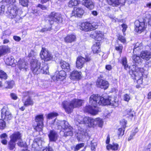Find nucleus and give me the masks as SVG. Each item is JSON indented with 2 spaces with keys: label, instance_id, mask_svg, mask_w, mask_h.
<instances>
[{
  "label": "nucleus",
  "instance_id": "obj_1",
  "mask_svg": "<svg viewBox=\"0 0 151 151\" xmlns=\"http://www.w3.org/2000/svg\"><path fill=\"white\" fill-rule=\"evenodd\" d=\"M122 63L125 69L127 70L128 68L129 69V73L132 75V77H134V79L136 80L138 84H142L144 69L142 68H139L135 65L129 67L127 64V59L125 57L122 58Z\"/></svg>",
  "mask_w": 151,
  "mask_h": 151
},
{
  "label": "nucleus",
  "instance_id": "obj_2",
  "mask_svg": "<svg viewBox=\"0 0 151 151\" xmlns=\"http://www.w3.org/2000/svg\"><path fill=\"white\" fill-rule=\"evenodd\" d=\"M104 100V98L98 96L97 95H92L89 98L90 105L86 106L84 111L93 115L96 114L99 111L96 107L97 105H103Z\"/></svg>",
  "mask_w": 151,
  "mask_h": 151
},
{
  "label": "nucleus",
  "instance_id": "obj_3",
  "mask_svg": "<svg viewBox=\"0 0 151 151\" xmlns=\"http://www.w3.org/2000/svg\"><path fill=\"white\" fill-rule=\"evenodd\" d=\"M75 121L76 124L77 126L78 124H86L89 127H92L98 125L99 127H102L104 123L102 119L99 118L95 119L88 117H85L83 118L81 115L77 116L75 118Z\"/></svg>",
  "mask_w": 151,
  "mask_h": 151
},
{
  "label": "nucleus",
  "instance_id": "obj_4",
  "mask_svg": "<svg viewBox=\"0 0 151 151\" xmlns=\"http://www.w3.org/2000/svg\"><path fill=\"white\" fill-rule=\"evenodd\" d=\"M83 103V100L74 99L70 101H63L62 103V105L66 112L69 114L72 112L74 108L81 106Z\"/></svg>",
  "mask_w": 151,
  "mask_h": 151
},
{
  "label": "nucleus",
  "instance_id": "obj_5",
  "mask_svg": "<svg viewBox=\"0 0 151 151\" xmlns=\"http://www.w3.org/2000/svg\"><path fill=\"white\" fill-rule=\"evenodd\" d=\"M58 122L59 124H58V129H62L60 132L61 134L63 133V136L65 137L73 135V129L68 124V122L65 121H59Z\"/></svg>",
  "mask_w": 151,
  "mask_h": 151
},
{
  "label": "nucleus",
  "instance_id": "obj_6",
  "mask_svg": "<svg viewBox=\"0 0 151 151\" xmlns=\"http://www.w3.org/2000/svg\"><path fill=\"white\" fill-rule=\"evenodd\" d=\"M19 8L16 5H13L12 7H9L6 12L7 16L10 18L14 19L16 22H19L21 17L18 13Z\"/></svg>",
  "mask_w": 151,
  "mask_h": 151
},
{
  "label": "nucleus",
  "instance_id": "obj_7",
  "mask_svg": "<svg viewBox=\"0 0 151 151\" xmlns=\"http://www.w3.org/2000/svg\"><path fill=\"white\" fill-rule=\"evenodd\" d=\"M62 18L61 14L59 13L54 12H51L47 18L46 21L50 24H52L54 22L57 23H61L62 22Z\"/></svg>",
  "mask_w": 151,
  "mask_h": 151
},
{
  "label": "nucleus",
  "instance_id": "obj_8",
  "mask_svg": "<svg viewBox=\"0 0 151 151\" xmlns=\"http://www.w3.org/2000/svg\"><path fill=\"white\" fill-rule=\"evenodd\" d=\"M31 69L34 74H38L40 73L41 63L36 58H34L30 60Z\"/></svg>",
  "mask_w": 151,
  "mask_h": 151
},
{
  "label": "nucleus",
  "instance_id": "obj_9",
  "mask_svg": "<svg viewBox=\"0 0 151 151\" xmlns=\"http://www.w3.org/2000/svg\"><path fill=\"white\" fill-rule=\"evenodd\" d=\"M98 27L97 23L93 22L92 24L88 22H86L81 24L79 26V28L82 30L88 31L95 30Z\"/></svg>",
  "mask_w": 151,
  "mask_h": 151
},
{
  "label": "nucleus",
  "instance_id": "obj_10",
  "mask_svg": "<svg viewBox=\"0 0 151 151\" xmlns=\"http://www.w3.org/2000/svg\"><path fill=\"white\" fill-rule=\"evenodd\" d=\"M44 120L43 115L41 114L37 115L35 118L36 124L33 126L34 129L37 131L42 130L43 126Z\"/></svg>",
  "mask_w": 151,
  "mask_h": 151
},
{
  "label": "nucleus",
  "instance_id": "obj_11",
  "mask_svg": "<svg viewBox=\"0 0 151 151\" xmlns=\"http://www.w3.org/2000/svg\"><path fill=\"white\" fill-rule=\"evenodd\" d=\"M66 72L63 70L60 71H56L54 76L51 77V78L54 81H63L66 78Z\"/></svg>",
  "mask_w": 151,
  "mask_h": 151
},
{
  "label": "nucleus",
  "instance_id": "obj_12",
  "mask_svg": "<svg viewBox=\"0 0 151 151\" xmlns=\"http://www.w3.org/2000/svg\"><path fill=\"white\" fill-rule=\"evenodd\" d=\"M40 55L42 59L45 61L51 60L53 58V56L50 52L44 48H42Z\"/></svg>",
  "mask_w": 151,
  "mask_h": 151
},
{
  "label": "nucleus",
  "instance_id": "obj_13",
  "mask_svg": "<svg viewBox=\"0 0 151 151\" xmlns=\"http://www.w3.org/2000/svg\"><path fill=\"white\" fill-rule=\"evenodd\" d=\"M103 105H110L114 107H117L118 105V101L116 98H109L107 99L104 98Z\"/></svg>",
  "mask_w": 151,
  "mask_h": 151
},
{
  "label": "nucleus",
  "instance_id": "obj_14",
  "mask_svg": "<svg viewBox=\"0 0 151 151\" xmlns=\"http://www.w3.org/2000/svg\"><path fill=\"white\" fill-rule=\"evenodd\" d=\"M135 30L139 33L143 32L146 28L145 23L140 22L139 20H136L134 22Z\"/></svg>",
  "mask_w": 151,
  "mask_h": 151
},
{
  "label": "nucleus",
  "instance_id": "obj_15",
  "mask_svg": "<svg viewBox=\"0 0 151 151\" xmlns=\"http://www.w3.org/2000/svg\"><path fill=\"white\" fill-rule=\"evenodd\" d=\"M96 85L98 87L106 89L108 87L109 84L107 81L99 78L97 80Z\"/></svg>",
  "mask_w": 151,
  "mask_h": 151
},
{
  "label": "nucleus",
  "instance_id": "obj_16",
  "mask_svg": "<svg viewBox=\"0 0 151 151\" xmlns=\"http://www.w3.org/2000/svg\"><path fill=\"white\" fill-rule=\"evenodd\" d=\"M1 116L2 119L7 120H10L12 118L10 112L5 108H3L1 109Z\"/></svg>",
  "mask_w": 151,
  "mask_h": 151
},
{
  "label": "nucleus",
  "instance_id": "obj_17",
  "mask_svg": "<svg viewBox=\"0 0 151 151\" xmlns=\"http://www.w3.org/2000/svg\"><path fill=\"white\" fill-rule=\"evenodd\" d=\"M84 11L81 7H75L72 13V15L76 17H81L84 14Z\"/></svg>",
  "mask_w": 151,
  "mask_h": 151
},
{
  "label": "nucleus",
  "instance_id": "obj_18",
  "mask_svg": "<svg viewBox=\"0 0 151 151\" xmlns=\"http://www.w3.org/2000/svg\"><path fill=\"white\" fill-rule=\"evenodd\" d=\"M28 65L24 60L20 59L18 62L17 66L20 70L26 71L28 68Z\"/></svg>",
  "mask_w": 151,
  "mask_h": 151
},
{
  "label": "nucleus",
  "instance_id": "obj_19",
  "mask_svg": "<svg viewBox=\"0 0 151 151\" xmlns=\"http://www.w3.org/2000/svg\"><path fill=\"white\" fill-rule=\"evenodd\" d=\"M85 63V58L82 56H79L77 58L76 66L77 68L81 69L84 66Z\"/></svg>",
  "mask_w": 151,
  "mask_h": 151
},
{
  "label": "nucleus",
  "instance_id": "obj_20",
  "mask_svg": "<svg viewBox=\"0 0 151 151\" xmlns=\"http://www.w3.org/2000/svg\"><path fill=\"white\" fill-rule=\"evenodd\" d=\"M48 136L50 141L55 142L58 139V134L54 130H50L48 134Z\"/></svg>",
  "mask_w": 151,
  "mask_h": 151
},
{
  "label": "nucleus",
  "instance_id": "obj_21",
  "mask_svg": "<svg viewBox=\"0 0 151 151\" xmlns=\"http://www.w3.org/2000/svg\"><path fill=\"white\" fill-rule=\"evenodd\" d=\"M83 4L90 9H93L94 7V4L92 0H83Z\"/></svg>",
  "mask_w": 151,
  "mask_h": 151
},
{
  "label": "nucleus",
  "instance_id": "obj_22",
  "mask_svg": "<svg viewBox=\"0 0 151 151\" xmlns=\"http://www.w3.org/2000/svg\"><path fill=\"white\" fill-rule=\"evenodd\" d=\"M108 3L113 6H116L120 4L123 5L125 2V0H107Z\"/></svg>",
  "mask_w": 151,
  "mask_h": 151
},
{
  "label": "nucleus",
  "instance_id": "obj_23",
  "mask_svg": "<svg viewBox=\"0 0 151 151\" xmlns=\"http://www.w3.org/2000/svg\"><path fill=\"white\" fill-rule=\"evenodd\" d=\"M41 142V141L40 140L37 142L36 140L34 141L32 145V149L34 150L40 151L42 147Z\"/></svg>",
  "mask_w": 151,
  "mask_h": 151
},
{
  "label": "nucleus",
  "instance_id": "obj_24",
  "mask_svg": "<svg viewBox=\"0 0 151 151\" xmlns=\"http://www.w3.org/2000/svg\"><path fill=\"white\" fill-rule=\"evenodd\" d=\"M140 56L143 59L148 60L151 58V52L147 51H142Z\"/></svg>",
  "mask_w": 151,
  "mask_h": 151
},
{
  "label": "nucleus",
  "instance_id": "obj_25",
  "mask_svg": "<svg viewBox=\"0 0 151 151\" xmlns=\"http://www.w3.org/2000/svg\"><path fill=\"white\" fill-rule=\"evenodd\" d=\"M22 136V133L19 132H15L10 137L11 139L16 142L17 140H19L21 139Z\"/></svg>",
  "mask_w": 151,
  "mask_h": 151
},
{
  "label": "nucleus",
  "instance_id": "obj_26",
  "mask_svg": "<svg viewBox=\"0 0 151 151\" xmlns=\"http://www.w3.org/2000/svg\"><path fill=\"white\" fill-rule=\"evenodd\" d=\"M76 40V36L72 34L68 35L64 38L65 42L66 43H71L75 41Z\"/></svg>",
  "mask_w": 151,
  "mask_h": 151
},
{
  "label": "nucleus",
  "instance_id": "obj_27",
  "mask_svg": "<svg viewBox=\"0 0 151 151\" xmlns=\"http://www.w3.org/2000/svg\"><path fill=\"white\" fill-rule=\"evenodd\" d=\"M10 49L7 46H0V57L10 51Z\"/></svg>",
  "mask_w": 151,
  "mask_h": 151
},
{
  "label": "nucleus",
  "instance_id": "obj_28",
  "mask_svg": "<svg viewBox=\"0 0 151 151\" xmlns=\"http://www.w3.org/2000/svg\"><path fill=\"white\" fill-rule=\"evenodd\" d=\"M81 73L76 70L73 71L71 74L70 77L72 80L79 79L81 77Z\"/></svg>",
  "mask_w": 151,
  "mask_h": 151
},
{
  "label": "nucleus",
  "instance_id": "obj_29",
  "mask_svg": "<svg viewBox=\"0 0 151 151\" xmlns=\"http://www.w3.org/2000/svg\"><path fill=\"white\" fill-rule=\"evenodd\" d=\"M40 70V73L42 74H47L49 73L48 65L45 62L42 63Z\"/></svg>",
  "mask_w": 151,
  "mask_h": 151
},
{
  "label": "nucleus",
  "instance_id": "obj_30",
  "mask_svg": "<svg viewBox=\"0 0 151 151\" xmlns=\"http://www.w3.org/2000/svg\"><path fill=\"white\" fill-rule=\"evenodd\" d=\"M92 51L94 53H98L101 51L99 42L94 43L91 47Z\"/></svg>",
  "mask_w": 151,
  "mask_h": 151
},
{
  "label": "nucleus",
  "instance_id": "obj_31",
  "mask_svg": "<svg viewBox=\"0 0 151 151\" xmlns=\"http://www.w3.org/2000/svg\"><path fill=\"white\" fill-rule=\"evenodd\" d=\"M5 62L7 65H11L12 67H14L15 65L14 57L12 56L8 57L6 60Z\"/></svg>",
  "mask_w": 151,
  "mask_h": 151
},
{
  "label": "nucleus",
  "instance_id": "obj_32",
  "mask_svg": "<svg viewBox=\"0 0 151 151\" xmlns=\"http://www.w3.org/2000/svg\"><path fill=\"white\" fill-rule=\"evenodd\" d=\"M22 100L24 106H25L32 105L33 104V101L30 97H28L27 98H23Z\"/></svg>",
  "mask_w": 151,
  "mask_h": 151
},
{
  "label": "nucleus",
  "instance_id": "obj_33",
  "mask_svg": "<svg viewBox=\"0 0 151 151\" xmlns=\"http://www.w3.org/2000/svg\"><path fill=\"white\" fill-rule=\"evenodd\" d=\"M60 66L63 69L69 71L70 70L69 64L65 61H61L60 63Z\"/></svg>",
  "mask_w": 151,
  "mask_h": 151
},
{
  "label": "nucleus",
  "instance_id": "obj_34",
  "mask_svg": "<svg viewBox=\"0 0 151 151\" xmlns=\"http://www.w3.org/2000/svg\"><path fill=\"white\" fill-rule=\"evenodd\" d=\"M124 116H128V117H133L134 116V112L132 111L131 109H128L124 111L123 112Z\"/></svg>",
  "mask_w": 151,
  "mask_h": 151
},
{
  "label": "nucleus",
  "instance_id": "obj_35",
  "mask_svg": "<svg viewBox=\"0 0 151 151\" xmlns=\"http://www.w3.org/2000/svg\"><path fill=\"white\" fill-rule=\"evenodd\" d=\"M2 2L4 3L5 4L9 5L10 7H12L14 5H16V0H2Z\"/></svg>",
  "mask_w": 151,
  "mask_h": 151
},
{
  "label": "nucleus",
  "instance_id": "obj_36",
  "mask_svg": "<svg viewBox=\"0 0 151 151\" xmlns=\"http://www.w3.org/2000/svg\"><path fill=\"white\" fill-rule=\"evenodd\" d=\"M119 145L117 143L113 144V145L109 144L107 145L106 148L109 150L111 149L113 150H116L118 149Z\"/></svg>",
  "mask_w": 151,
  "mask_h": 151
},
{
  "label": "nucleus",
  "instance_id": "obj_37",
  "mask_svg": "<svg viewBox=\"0 0 151 151\" xmlns=\"http://www.w3.org/2000/svg\"><path fill=\"white\" fill-rule=\"evenodd\" d=\"M80 3L79 0H70L69 2L68 6L70 7H72L74 6H76Z\"/></svg>",
  "mask_w": 151,
  "mask_h": 151
},
{
  "label": "nucleus",
  "instance_id": "obj_38",
  "mask_svg": "<svg viewBox=\"0 0 151 151\" xmlns=\"http://www.w3.org/2000/svg\"><path fill=\"white\" fill-rule=\"evenodd\" d=\"M143 46L142 43H139V42H137L135 44L133 51H136V50L139 51L143 49Z\"/></svg>",
  "mask_w": 151,
  "mask_h": 151
},
{
  "label": "nucleus",
  "instance_id": "obj_39",
  "mask_svg": "<svg viewBox=\"0 0 151 151\" xmlns=\"http://www.w3.org/2000/svg\"><path fill=\"white\" fill-rule=\"evenodd\" d=\"M16 142L11 139L8 143V147L10 150H13L15 147Z\"/></svg>",
  "mask_w": 151,
  "mask_h": 151
},
{
  "label": "nucleus",
  "instance_id": "obj_40",
  "mask_svg": "<svg viewBox=\"0 0 151 151\" xmlns=\"http://www.w3.org/2000/svg\"><path fill=\"white\" fill-rule=\"evenodd\" d=\"M132 59L133 62L139 64L141 63V59L139 56L136 55H133L132 56Z\"/></svg>",
  "mask_w": 151,
  "mask_h": 151
},
{
  "label": "nucleus",
  "instance_id": "obj_41",
  "mask_svg": "<svg viewBox=\"0 0 151 151\" xmlns=\"http://www.w3.org/2000/svg\"><path fill=\"white\" fill-rule=\"evenodd\" d=\"M58 115V114L55 112H51L48 114L47 115V119H52Z\"/></svg>",
  "mask_w": 151,
  "mask_h": 151
},
{
  "label": "nucleus",
  "instance_id": "obj_42",
  "mask_svg": "<svg viewBox=\"0 0 151 151\" xmlns=\"http://www.w3.org/2000/svg\"><path fill=\"white\" fill-rule=\"evenodd\" d=\"M97 41H101L104 39V35L100 31H98L97 35Z\"/></svg>",
  "mask_w": 151,
  "mask_h": 151
},
{
  "label": "nucleus",
  "instance_id": "obj_43",
  "mask_svg": "<svg viewBox=\"0 0 151 151\" xmlns=\"http://www.w3.org/2000/svg\"><path fill=\"white\" fill-rule=\"evenodd\" d=\"M84 145V143H81L78 144L75 147H73L72 149L74 151H78L81 148L83 147Z\"/></svg>",
  "mask_w": 151,
  "mask_h": 151
},
{
  "label": "nucleus",
  "instance_id": "obj_44",
  "mask_svg": "<svg viewBox=\"0 0 151 151\" xmlns=\"http://www.w3.org/2000/svg\"><path fill=\"white\" fill-rule=\"evenodd\" d=\"M19 4L23 6H28L29 0H19Z\"/></svg>",
  "mask_w": 151,
  "mask_h": 151
},
{
  "label": "nucleus",
  "instance_id": "obj_45",
  "mask_svg": "<svg viewBox=\"0 0 151 151\" xmlns=\"http://www.w3.org/2000/svg\"><path fill=\"white\" fill-rule=\"evenodd\" d=\"M78 134H81L82 135H85L86 132V131L85 129L81 128L80 126L78 127Z\"/></svg>",
  "mask_w": 151,
  "mask_h": 151
},
{
  "label": "nucleus",
  "instance_id": "obj_46",
  "mask_svg": "<svg viewBox=\"0 0 151 151\" xmlns=\"http://www.w3.org/2000/svg\"><path fill=\"white\" fill-rule=\"evenodd\" d=\"M7 78V75L6 73L4 71L0 70V78L6 79Z\"/></svg>",
  "mask_w": 151,
  "mask_h": 151
},
{
  "label": "nucleus",
  "instance_id": "obj_47",
  "mask_svg": "<svg viewBox=\"0 0 151 151\" xmlns=\"http://www.w3.org/2000/svg\"><path fill=\"white\" fill-rule=\"evenodd\" d=\"M36 55V53L34 52V51L31 50L29 53L28 56L29 58H30V59L32 58V59L31 60H33L34 58H36L35 57V56Z\"/></svg>",
  "mask_w": 151,
  "mask_h": 151
},
{
  "label": "nucleus",
  "instance_id": "obj_48",
  "mask_svg": "<svg viewBox=\"0 0 151 151\" xmlns=\"http://www.w3.org/2000/svg\"><path fill=\"white\" fill-rule=\"evenodd\" d=\"M123 98L124 101L128 102L130 100L131 97L129 95L126 93L123 95Z\"/></svg>",
  "mask_w": 151,
  "mask_h": 151
},
{
  "label": "nucleus",
  "instance_id": "obj_49",
  "mask_svg": "<svg viewBox=\"0 0 151 151\" xmlns=\"http://www.w3.org/2000/svg\"><path fill=\"white\" fill-rule=\"evenodd\" d=\"M5 122L3 119H0V129H3L6 127Z\"/></svg>",
  "mask_w": 151,
  "mask_h": 151
},
{
  "label": "nucleus",
  "instance_id": "obj_50",
  "mask_svg": "<svg viewBox=\"0 0 151 151\" xmlns=\"http://www.w3.org/2000/svg\"><path fill=\"white\" fill-rule=\"evenodd\" d=\"M124 127L119 129L117 133L119 137H122L124 134Z\"/></svg>",
  "mask_w": 151,
  "mask_h": 151
},
{
  "label": "nucleus",
  "instance_id": "obj_51",
  "mask_svg": "<svg viewBox=\"0 0 151 151\" xmlns=\"http://www.w3.org/2000/svg\"><path fill=\"white\" fill-rule=\"evenodd\" d=\"M98 31H96L93 32H91L90 35V36L91 37L95 39V40H97V35L98 34Z\"/></svg>",
  "mask_w": 151,
  "mask_h": 151
},
{
  "label": "nucleus",
  "instance_id": "obj_52",
  "mask_svg": "<svg viewBox=\"0 0 151 151\" xmlns=\"http://www.w3.org/2000/svg\"><path fill=\"white\" fill-rule=\"evenodd\" d=\"M122 46L121 45H119L118 46H116L115 47L116 50L119 51L120 53H122Z\"/></svg>",
  "mask_w": 151,
  "mask_h": 151
},
{
  "label": "nucleus",
  "instance_id": "obj_53",
  "mask_svg": "<svg viewBox=\"0 0 151 151\" xmlns=\"http://www.w3.org/2000/svg\"><path fill=\"white\" fill-rule=\"evenodd\" d=\"M10 96L11 98L14 100H16L18 98L17 95L14 93H11L10 94Z\"/></svg>",
  "mask_w": 151,
  "mask_h": 151
},
{
  "label": "nucleus",
  "instance_id": "obj_54",
  "mask_svg": "<svg viewBox=\"0 0 151 151\" xmlns=\"http://www.w3.org/2000/svg\"><path fill=\"white\" fill-rule=\"evenodd\" d=\"M17 145L21 147H24L25 145V143L22 142V140L21 139V140H19V141L17 143Z\"/></svg>",
  "mask_w": 151,
  "mask_h": 151
},
{
  "label": "nucleus",
  "instance_id": "obj_55",
  "mask_svg": "<svg viewBox=\"0 0 151 151\" xmlns=\"http://www.w3.org/2000/svg\"><path fill=\"white\" fill-rule=\"evenodd\" d=\"M118 39L121 42L124 43L125 42L126 40L124 37L121 35H119L118 37Z\"/></svg>",
  "mask_w": 151,
  "mask_h": 151
},
{
  "label": "nucleus",
  "instance_id": "obj_56",
  "mask_svg": "<svg viewBox=\"0 0 151 151\" xmlns=\"http://www.w3.org/2000/svg\"><path fill=\"white\" fill-rule=\"evenodd\" d=\"M91 151H95L96 147L97 145V144L96 143H93L92 142H91Z\"/></svg>",
  "mask_w": 151,
  "mask_h": 151
},
{
  "label": "nucleus",
  "instance_id": "obj_57",
  "mask_svg": "<svg viewBox=\"0 0 151 151\" xmlns=\"http://www.w3.org/2000/svg\"><path fill=\"white\" fill-rule=\"evenodd\" d=\"M5 10V6L4 5H0V15L3 14Z\"/></svg>",
  "mask_w": 151,
  "mask_h": 151
},
{
  "label": "nucleus",
  "instance_id": "obj_58",
  "mask_svg": "<svg viewBox=\"0 0 151 151\" xmlns=\"http://www.w3.org/2000/svg\"><path fill=\"white\" fill-rule=\"evenodd\" d=\"M6 84H8V86L7 88H12L14 84V82L11 81L10 82H6Z\"/></svg>",
  "mask_w": 151,
  "mask_h": 151
},
{
  "label": "nucleus",
  "instance_id": "obj_59",
  "mask_svg": "<svg viewBox=\"0 0 151 151\" xmlns=\"http://www.w3.org/2000/svg\"><path fill=\"white\" fill-rule=\"evenodd\" d=\"M29 92L28 91H25L23 92V98H27L28 97H29Z\"/></svg>",
  "mask_w": 151,
  "mask_h": 151
},
{
  "label": "nucleus",
  "instance_id": "obj_60",
  "mask_svg": "<svg viewBox=\"0 0 151 151\" xmlns=\"http://www.w3.org/2000/svg\"><path fill=\"white\" fill-rule=\"evenodd\" d=\"M37 7L40 8L42 10H46L47 8V7L40 4H39L38 5Z\"/></svg>",
  "mask_w": 151,
  "mask_h": 151
},
{
  "label": "nucleus",
  "instance_id": "obj_61",
  "mask_svg": "<svg viewBox=\"0 0 151 151\" xmlns=\"http://www.w3.org/2000/svg\"><path fill=\"white\" fill-rule=\"evenodd\" d=\"M122 27L123 28V29L122 30L124 34V32H125L127 29V26L126 24H122Z\"/></svg>",
  "mask_w": 151,
  "mask_h": 151
},
{
  "label": "nucleus",
  "instance_id": "obj_62",
  "mask_svg": "<svg viewBox=\"0 0 151 151\" xmlns=\"http://www.w3.org/2000/svg\"><path fill=\"white\" fill-rule=\"evenodd\" d=\"M13 39L16 41L17 42L19 41L21 39V38L17 36H13Z\"/></svg>",
  "mask_w": 151,
  "mask_h": 151
},
{
  "label": "nucleus",
  "instance_id": "obj_63",
  "mask_svg": "<svg viewBox=\"0 0 151 151\" xmlns=\"http://www.w3.org/2000/svg\"><path fill=\"white\" fill-rule=\"evenodd\" d=\"M0 137L2 139H5V138L7 137V135L6 133H4L1 134L0 136Z\"/></svg>",
  "mask_w": 151,
  "mask_h": 151
},
{
  "label": "nucleus",
  "instance_id": "obj_64",
  "mask_svg": "<svg viewBox=\"0 0 151 151\" xmlns=\"http://www.w3.org/2000/svg\"><path fill=\"white\" fill-rule=\"evenodd\" d=\"M106 68L107 70H111L112 67L110 65H107L106 66Z\"/></svg>",
  "mask_w": 151,
  "mask_h": 151
}]
</instances>
